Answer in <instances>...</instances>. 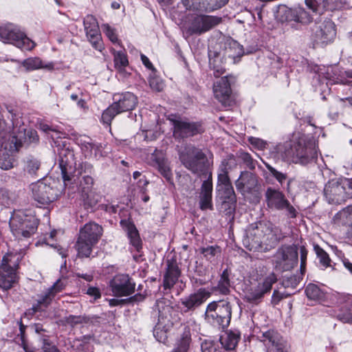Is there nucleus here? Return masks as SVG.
I'll use <instances>...</instances> for the list:
<instances>
[{
  "instance_id": "nucleus-36",
  "label": "nucleus",
  "mask_w": 352,
  "mask_h": 352,
  "mask_svg": "<svg viewBox=\"0 0 352 352\" xmlns=\"http://www.w3.org/2000/svg\"><path fill=\"white\" fill-rule=\"evenodd\" d=\"M209 63L210 67L214 70V76L217 78L219 77L225 73V69L221 65V57L219 54L214 53L212 57V53L211 51L209 52Z\"/></svg>"
},
{
  "instance_id": "nucleus-29",
  "label": "nucleus",
  "mask_w": 352,
  "mask_h": 352,
  "mask_svg": "<svg viewBox=\"0 0 352 352\" xmlns=\"http://www.w3.org/2000/svg\"><path fill=\"white\" fill-rule=\"evenodd\" d=\"M220 199L222 200V206L228 205L229 208L234 206L236 203V195L232 184L217 188Z\"/></svg>"
},
{
  "instance_id": "nucleus-40",
  "label": "nucleus",
  "mask_w": 352,
  "mask_h": 352,
  "mask_svg": "<svg viewBox=\"0 0 352 352\" xmlns=\"http://www.w3.org/2000/svg\"><path fill=\"white\" fill-rule=\"evenodd\" d=\"M200 252L208 261L213 262L215 261L216 257L220 255L221 249L219 246L212 245L201 248Z\"/></svg>"
},
{
  "instance_id": "nucleus-41",
  "label": "nucleus",
  "mask_w": 352,
  "mask_h": 352,
  "mask_svg": "<svg viewBox=\"0 0 352 352\" xmlns=\"http://www.w3.org/2000/svg\"><path fill=\"white\" fill-rule=\"evenodd\" d=\"M241 48L236 41H229L226 44L225 55L228 57L234 58L235 56L241 54Z\"/></svg>"
},
{
  "instance_id": "nucleus-56",
  "label": "nucleus",
  "mask_w": 352,
  "mask_h": 352,
  "mask_svg": "<svg viewBox=\"0 0 352 352\" xmlns=\"http://www.w3.org/2000/svg\"><path fill=\"white\" fill-rule=\"evenodd\" d=\"M151 88L155 91H161L164 89L163 81L157 77H151L149 79Z\"/></svg>"
},
{
  "instance_id": "nucleus-16",
  "label": "nucleus",
  "mask_w": 352,
  "mask_h": 352,
  "mask_svg": "<svg viewBox=\"0 0 352 352\" xmlns=\"http://www.w3.org/2000/svg\"><path fill=\"white\" fill-rule=\"evenodd\" d=\"M171 122L174 127L173 135L176 139L187 138L204 131L199 122H188L182 119H172Z\"/></svg>"
},
{
  "instance_id": "nucleus-15",
  "label": "nucleus",
  "mask_w": 352,
  "mask_h": 352,
  "mask_svg": "<svg viewBox=\"0 0 352 352\" xmlns=\"http://www.w3.org/2000/svg\"><path fill=\"white\" fill-rule=\"evenodd\" d=\"M110 287L114 296H129L134 293L135 283L127 274H118L110 281Z\"/></svg>"
},
{
  "instance_id": "nucleus-27",
  "label": "nucleus",
  "mask_w": 352,
  "mask_h": 352,
  "mask_svg": "<svg viewBox=\"0 0 352 352\" xmlns=\"http://www.w3.org/2000/svg\"><path fill=\"white\" fill-rule=\"evenodd\" d=\"M180 274L181 272L177 263L168 260L166 271L164 275V289H171L177 283Z\"/></svg>"
},
{
  "instance_id": "nucleus-11",
  "label": "nucleus",
  "mask_w": 352,
  "mask_h": 352,
  "mask_svg": "<svg viewBox=\"0 0 352 352\" xmlns=\"http://www.w3.org/2000/svg\"><path fill=\"white\" fill-rule=\"evenodd\" d=\"M277 280L276 274L274 272H270L264 276L257 285H252L244 292L245 299L251 303H259L264 296L272 290V285Z\"/></svg>"
},
{
  "instance_id": "nucleus-46",
  "label": "nucleus",
  "mask_w": 352,
  "mask_h": 352,
  "mask_svg": "<svg viewBox=\"0 0 352 352\" xmlns=\"http://www.w3.org/2000/svg\"><path fill=\"white\" fill-rule=\"evenodd\" d=\"M314 250L318 257L319 258L320 263L324 267H327L329 265L331 261L328 254L318 245L314 246Z\"/></svg>"
},
{
  "instance_id": "nucleus-57",
  "label": "nucleus",
  "mask_w": 352,
  "mask_h": 352,
  "mask_svg": "<svg viewBox=\"0 0 352 352\" xmlns=\"http://www.w3.org/2000/svg\"><path fill=\"white\" fill-rule=\"evenodd\" d=\"M43 342L42 349L43 352H60L48 338L43 337L41 339Z\"/></svg>"
},
{
  "instance_id": "nucleus-63",
  "label": "nucleus",
  "mask_w": 352,
  "mask_h": 352,
  "mask_svg": "<svg viewBox=\"0 0 352 352\" xmlns=\"http://www.w3.org/2000/svg\"><path fill=\"white\" fill-rule=\"evenodd\" d=\"M338 318L342 322L352 323V309L348 313L339 314Z\"/></svg>"
},
{
  "instance_id": "nucleus-44",
  "label": "nucleus",
  "mask_w": 352,
  "mask_h": 352,
  "mask_svg": "<svg viewBox=\"0 0 352 352\" xmlns=\"http://www.w3.org/2000/svg\"><path fill=\"white\" fill-rule=\"evenodd\" d=\"M236 157L245 164L247 168L251 170L255 168L256 161L253 160L250 154L248 153L239 151L236 153Z\"/></svg>"
},
{
  "instance_id": "nucleus-55",
  "label": "nucleus",
  "mask_w": 352,
  "mask_h": 352,
  "mask_svg": "<svg viewBox=\"0 0 352 352\" xmlns=\"http://www.w3.org/2000/svg\"><path fill=\"white\" fill-rule=\"evenodd\" d=\"M266 167L273 177H274L280 184H282L287 179V175L285 174L278 171L272 166L266 164Z\"/></svg>"
},
{
  "instance_id": "nucleus-9",
  "label": "nucleus",
  "mask_w": 352,
  "mask_h": 352,
  "mask_svg": "<svg viewBox=\"0 0 352 352\" xmlns=\"http://www.w3.org/2000/svg\"><path fill=\"white\" fill-rule=\"evenodd\" d=\"M324 192L329 203L340 204L351 197L352 186L346 179L331 180L326 184Z\"/></svg>"
},
{
  "instance_id": "nucleus-28",
  "label": "nucleus",
  "mask_w": 352,
  "mask_h": 352,
  "mask_svg": "<svg viewBox=\"0 0 352 352\" xmlns=\"http://www.w3.org/2000/svg\"><path fill=\"white\" fill-rule=\"evenodd\" d=\"M152 165L168 180L172 177L171 170L167 160L161 153L155 152L151 156Z\"/></svg>"
},
{
  "instance_id": "nucleus-60",
  "label": "nucleus",
  "mask_w": 352,
  "mask_h": 352,
  "mask_svg": "<svg viewBox=\"0 0 352 352\" xmlns=\"http://www.w3.org/2000/svg\"><path fill=\"white\" fill-rule=\"evenodd\" d=\"M249 142L252 145L261 150L265 148L267 145L266 142L258 138L250 137Z\"/></svg>"
},
{
  "instance_id": "nucleus-49",
  "label": "nucleus",
  "mask_w": 352,
  "mask_h": 352,
  "mask_svg": "<svg viewBox=\"0 0 352 352\" xmlns=\"http://www.w3.org/2000/svg\"><path fill=\"white\" fill-rule=\"evenodd\" d=\"M102 31L104 32L106 36L113 43L120 44L117 34L115 30L112 28L109 24L105 23L102 25Z\"/></svg>"
},
{
  "instance_id": "nucleus-62",
  "label": "nucleus",
  "mask_w": 352,
  "mask_h": 352,
  "mask_svg": "<svg viewBox=\"0 0 352 352\" xmlns=\"http://www.w3.org/2000/svg\"><path fill=\"white\" fill-rule=\"evenodd\" d=\"M153 336L159 342H168L167 331H153Z\"/></svg>"
},
{
  "instance_id": "nucleus-33",
  "label": "nucleus",
  "mask_w": 352,
  "mask_h": 352,
  "mask_svg": "<svg viewBox=\"0 0 352 352\" xmlns=\"http://www.w3.org/2000/svg\"><path fill=\"white\" fill-rule=\"evenodd\" d=\"M22 65L28 70L44 69L48 71H52L54 68V65L53 63H43L38 57L27 58L23 61Z\"/></svg>"
},
{
  "instance_id": "nucleus-51",
  "label": "nucleus",
  "mask_w": 352,
  "mask_h": 352,
  "mask_svg": "<svg viewBox=\"0 0 352 352\" xmlns=\"http://www.w3.org/2000/svg\"><path fill=\"white\" fill-rule=\"evenodd\" d=\"M87 140H83L81 142L82 149L85 152H89L90 155L92 154L93 151H95V155H96V152L99 150V146L93 143L89 138H87Z\"/></svg>"
},
{
  "instance_id": "nucleus-50",
  "label": "nucleus",
  "mask_w": 352,
  "mask_h": 352,
  "mask_svg": "<svg viewBox=\"0 0 352 352\" xmlns=\"http://www.w3.org/2000/svg\"><path fill=\"white\" fill-rule=\"evenodd\" d=\"M13 202V199L9 191L5 188L0 189V204L4 206H9Z\"/></svg>"
},
{
  "instance_id": "nucleus-3",
  "label": "nucleus",
  "mask_w": 352,
  "mask_h": 352,
  "mask_svg": "<svg viewBox=\"0 0 352 352\" xmlns=\"http://www.w3.org/2000/svg\"><path fill=\"white\" fill-rule=\"evenodd\" d=\"M38 220L30 210H14L10 219V227L16 237H30L35 233Z\"/></svg>"
},
{
  "instance_id": "nucleus-8",
  "label": "nucleus",
  "mask_w": 352,
  "mask_h": 352,
  "mask_svg": "<svg viewBox=\"0 0 352 352\" xmlns=\"http://www.w3.org/2000/svg\"><path fill=\"white\" fill-rule=\"evenodd\" d=\"M222 21L221 17L206 14H191L186 23V29L190 35H201Z\"/></svg>"
},
{
  "instance_id": "nucleus-37",
  "label": "nucleus",
  "mask_w": 352,
  "mask_h": 352,
  "mask_svg": "<svg viewBox=\"0 0 352 352\" xmlns=\"http://www.w3.org/2000/svg\"><path fill=\"white\" fill-rule=\"evenodd\" d=\"M305 293L308 298L322 302L325 298V294L315 284H309Z\"/></svg>"
},
{
  "instance_id": "nucleus-58",
  "label": "nucleus",
  "mask_w": 352,
  "mask_h": 352,
  "mask_svg": "<svg viewBox=\"0 0 352 352\" xmlns=\"http://www.w3.org/2000/svg\"><path fill=\"white\" fill-rule=\"evenodd\" d=\"M40 167V162L35 159H30L27 161L26 170L30 174H34Z\"/></svg>"
},
{
  "instance_id": "nucleus-54",
  "label": "nucleus",
  "mask_w": 352,
  "mask_h": 352,
  "mask_svg": "<svg viewBox=\"0 0 352 352\" xmlns=\"http://www.w3.org/2000/svg\"><path fill=\"white\" fill-rule=\"evenodd\" d=\"M83 24L85 31L99 27L97 19L93 15H87L84 19Z\"/></svg>"
},
{
  "instance_id": "nucleus-19",
  "label": "nucleus",
  "mask_w": 352,
  "mask_h": 352,
  "mask_svg": "<svg viewBox=\"0 0 352 352\" xmlns=\"http://www.w3.org/2000/svg\"><path fill=\"white\" fill-rule=\"evenodd\" d=\"M67 280L66 278L58 279L54 285L48 289L47 292L40 299L38 300L37 304L34 305L32 309L25 313V317L33 315L38 311L41 305L47 307L50 305L56 294L62 292L66 287Z\"/></svg>"
},
{
  "instance_id": "nucleus-10",
  "label": "nucleus",
  "mask_w": 352,
  "mask_h": 352,
  "mask_svg": "<svg viewBox=\"0 0 352 352\" xmlns=\"http://www.w3.org/2000/svg\"><path fill=\"white\" fill-rule=\"evenodd\" d=\"M0 38L3 43L12 44L23 50H31L35 46L34 41L12 24L0 27Z\"/></svg>"
},
{
  "instance_id": "nucleus-24",
  "label": "nucleus",
  "mask_w": 352,
  "mask_h": 352,
  "mask_svg": "<svg viewBox=\"0 0 352 352\" xmlns=\"http://www.w3.org/2000/svg\"><path fill=\"white\" fill-rule=\"evenodd\" d=\"M262 341L268 347L269 352H289V347L278 336L277 331L263 332Z\"/></svg>"
},
{
  "instance_id": "nucleus-48",
  "label": "nucleus",
  "mask_w": 352,
  "mask_h": 352,
  "mask_svg": "<svg viewBox=\"0 0 352 352\" xmlns=\"http://www.w3.org/2000/svg\"><path fill=\"white\" fill-rule=\"evenodd\" d=\"M228 172L218 168L217 188L232 184Z\"/></svg>"
},
{
  "instance_id": "nucleus-35",
  "label": "nucleus",
  "mask_w": 352,
  "mask_h": 352,
  "mask_svg": "<svg viewBox=\"0 0 352 352\" xmlns=\"http://www.w3.org/2000/svg\"><path fill=\"white\" fill-rule=\"evenodd\" d=\"M85 32L87 37L92 46L96 50L101 52L104 49V47L102 41L101 34L100 33L99 27L94 28Z\"/></svg>"
},
{
  "instance_id": "nucleus-4",
  "label": "nucleus",
  "mask_w": 352,
  "mask_h": 352,
  "mask_svg": "<svg viewBox=\"0 0 352 352\" xmlns=\"http://www.w3.org/2000/svg\"><path fill=\"white\" fill-rule=\"evenodd\" d=\"M179 160L183 166L192 174L200 176L208 168V158L204 151L193 145H186L179 153Z\"/></svg>"
},
{
  "instance_id": "nucleus-30",
  "label": "nucleus",
  "mask_w": 352,
  "mask_h": 352,
  "mask_svg": "<svg viewBox=\"0 0 352 352\" xmlns=\"http://www.w3.org/2000/svg\"><path fill=\"white\" fill-rule=\"evenodd\" d=\"M114 103L118 105L117 107L122 113L133 110L138 103V99L133 94L126 92L122 94L118 101L114 102Z\"/></svg>"
},
{
  "instance_id": "nucleus-31",
  "label": "nucleus",
  "mask_w": 352,
  "mask_h": 352,
  "mask_svg": "<svg viewBox=\"0 0 352 352\" xmlns=\"http://www.w3.org/2000/svg\"><path fill=\"white\" fill-rule=\"evenodd\" d=\"M221 334L219 341L221 344L226 351H232L236 346L240 340L239 331H223Z\"/></svg>"
},
{
  "instance_id": "nucleus-42",
  "label": "nucleus",
  "mask_w": 352,
  "mask_h": 352,
  "mask_svg": "<svg viewBox=\"0 0 352 352\" xmlns=\"http://www.w3.org/2000/svg\"><path fill=\"white\" fill-rule=\"evenodd\" d=\"M237 157H235L233 155H228L225 159H223L221 164L219 166V168L226 170L229 173L230 170H233L237 167L238 162L236 160Z\"/></svg>"
},
{
  "instance_id": "nucleus-25",
  "label": "nucleus",
  "mask_w": 352,
  "mask_h": 352,
  "mask_svg": "<svg viewBox=\"0 0 352 352\" xmlns=\"http://www.w3.org/2000/svg\"><path fill=\"white\" fill-rule=\"evenodd\" d=\"M212 174L210 175V179L205 180L201 185L199 194V207L202 210L212 209Z\"/></svg>"
},
{
  "instance_id": "nucleus-39",
  "label": "nucleus",
  "mask_w": 352,
  "mask_h": 352,
  "mask_svg": "<svg viewBox=\"0 0 352 352\" xmlns=\"http://www.w3.org/2000/svg\"><path fill=\"white\" fill-rule=\"evenodd\" d=\"M111 52L113 55L115 67L116 69L121 71L129 64L127 56L126 54L122 51H116L115 50H111Z\"/></svg>"
},
{
  "instance_id": "nucleus-32",
  "label": "nucleus",
  "mask_w": 352,
  "mask_h": 352,
  "mask_svg": "<svg viewBox=\"0 0 352 352\" xmlns=\"http://www.w3.org/2000/svg\"><path fill=\"white\" fill-rule=\"evenodd\" d=\"M288 14L290 20L303 25L309 24L313 20L311 14L302 7L289 10Z\"/></svg>"
},
{
  "instance_id": "nucleus-13",
  "label": "nucleus",
  "mask_w": 352,
  "mask_h": 352,
  "mask_svg": "<svg viewBox=\"0 0 352 352\" xmlns=\"http://www.w3.org/2000/svg\"><path fill=\"white\" fill-rule=\"evenodd\" d=\"M316 141L312 138H300L295 146V162L307 164L317 157Z\"/></svg>"
},
{
  "instance_id": "nucleus-61",
  "label": "nucleus",
  "mask_w": 352,
  "mask_h": 352,
  "mask_svg": "<svg viewBox=\"0 0 352 352\" xmlns=\"http://www.w3.org/2000/svg\"><path fill=\"white\" fill-rule=\"evenodd\" d=\"M285 297V296L283 294H282V293L279 292L278 290L275 289V290H274L272 296L271 303L273 305V306H276Z\"/></svg>"
},
{
  "instance_id": "nucleus-53",
  "label": "nucleus",
  "mask_w": 352,
  "mask_h": 352,
  "mask_svg": "<svg viewBox=\"0 0 352 352\" xmlns=\"http://www.w3.org/2000/svg\"><path fill=\"white\" fill-rule=\"evenodd\" d=\"M84 322L85 320L80 316H70L67 319V323L71 328H82V324Z\"/></svg>"
},
{
  "instance_id": "nucleus-6",
  "label": "nucleus",
  "mask_w": 352,
  "mask_h": 352,
  "mask_svg": "<svg viewBox=\"0 0 352 352\" xmlns=\"http://www.w3.org/2000/svg\"><path fill=\"white\" fill-rule=\"evenodd\" d=\"M265 201L267 208L271 211L282 212L288 218H295L298 212L290 204L285 194L272 187H268L265 192Z\"/></svg>"
},
{
  "instance_id": "nucleus-64",
  "label": "nucleus",
  "mask_w": 352,
  "mask_h": 352,
  "mask_svg": "<svg viewBox=\"0 0 352 352\" xmlns=\"http://www.w3.org/2000/svg\"><path fill=\"white\" fill-rule=\"evenodd\" d=\"M87 294L91 296H93L94 299H98L101 297V294L98 288L94 287H90L87 291Z\"/></svg>"
},
{
  "instance_id": "nucleus-2",
  "label": "nucleus",
  "mask_w": 352,
  "mask_h": 352,
  "mask_svg": "<svg viewBox=\"0 0 352 352\" xmlns=\"http://www.w3.org/2000/svg\"><path fill=\"white\" fill-rule=\"evenodd\" d=\"M103 234V228L95 222H88L82 227L75 244L78 256L80 258L89 257L93 248L98 243Z\"/></svg>"
},
{
  "instance_id": "nucleus-20",
  "label": "nucleus",
  "mask_w": 352,
  "mask_h": 352,
  "mask_svg": "<svg viewBox=\"0 0 352 352\" xmlns=\"http://www.w3.org/2000/svg\"><path fill=\"white\" fill-rule=\"evenodd\" d=\"M210 296V292L205 289H199L197 292L180 299L181 311L187 313L194 311L202 305Z\"/></svg>"
},
{
  "instance_id": "nucleus-52",
  "label": "nucleus",
  "mask_w": 352,
  "mask_h": 352,
  "mask_svg": "<svg viewBox=\"0 0 352 352\" xmlns=\"http://www.w3.org/2000/svg\"><path fill=\"white\" fill-rule=\"evenodd\" d=\"M18 336L21 341L20 345L23 347L25 352H34L35 348L30 344L25 338V331H20Z\"/></svg>"
},
{
  "instance_id": "nucleus-5",
  "label": "nucleus",
  "mask_w": 352,
  "mask_h": 352,
  "mask_svg": "<svg viewBox=\"0 0 352 352\" xmlns=\"http://www.w3.org/2000/svg\"><path fill=\"white\" fill-rule=\"evenodd\" d=\"M232 316L230 303L226 300L212 302L207 306L205 319L214 327L225 329L228 327Z\"/></svg>"
},
{
  "instance_id": "nucleus-18",
  "label": "nucleus",
  "mask_w": 352,
  "mask_h": 352,
  "mask_svg": "<svg viewBox=\"0 0 352 352\" xmlns=\"http://www.w3.org/2000/svg\"><path fill=\"white\" fill-rule=\"evenodd\" d=\"M336 34L334 23L331 20H324L317 23L313 34L316 43L327 45L333 41Z\"/></svg>"
},
{
  "instance_id": "nucleus-22",
  "label": "nucleus",
  "mask_w": 352,
  "mask_h": 352,
  "mask_svg": "<svg viewBox=\"0 0 352 352\" xmlns=\"http://www.w3.org/2000/svg\"><path fill=\"white\" fill-rule=\"evenodd\" d=\"M214 96L224 107H230L232 103V89L228 76H224L217 81L213 86Z\"/></svg>"
},
{
  "instance_id": "nucleus-38",
  "label": "nucleus",
  "mask_w": 352,
  "mask_h": 352,
  "mask_svg": "<svg viewBox=\"0 0 352 352\" xmlns=\"http://www.w3.org/2000/svg\"><path fill=\"white\" fill-rule=\"evenodd\" d=\"M117 107L118 105L113 102L103 111L101 117L103 123L110 125L115 116L121 113L120 110Z\"/></svg>"
},
{
  "instance_id": "nucleus-14",
  "label": "nucleus",
  "mask_w": 352,
  "mask_h": 352,
  "mask_svg": "<svg viewBox=\"0 0 352 352\" xmlns=\"http://www.w3.org/2000/svg\"><path fill=\"white\" fill-rule=\"evenodd\" d=\"M21 140L14 135H11L10 126H7L5 121L0 120V152L2 149L10 152L16 151L21 146ZM0 167L4 170H8L12 167V163H0Z\"/></svg>"
},
{
  "instance_id": "nucleus-45",
  "label": "nucleus",
  "mask_w": 352,
  "mask_h": 352,
  "mask_svg": "<svg viewBox=\"0 0 352 352\" xmlns=\"http://www.w3.org/2000/svg\"><path fill=\"white\" fill-rule=\"evenodd\" d=\"M94 184V179L90 175H85L82 177V180L80 184V188L82 189V192L84 194L83 196L88 195V192L92 188Z\"/></svg>"
},
{
  "instance_id": "nucleus-1",
  "label": "nucleus",
  "mask_w": 352,
  "mask_h": 352,
  "mask_svg": "<svg viewBox=\"0 0 352 352\" xmlns=\"http://www.w3.org/2000/svg\"><path fill=\"white\" fill-rule=\"evenodd\" d=\"M276 240V233L270 221H259L250 224L246 230L243 242L250 251L259 249L262 244L267 245Z\"/></svg>"
},
{
  "instance_id": "nucleus-59",
  "label": "nucleus",
  "mask_w": 352,
  "mask_h": 352,
  "mask_svg": "<svg viewBox=\"0 0 352 352\" xmlns=\"http://www.w3.org/2000/svg\"><path fill=\"white\" fill-rule=\"evenodd\" d=\"M77 170L78 171V175H81L82 173L91 174L94 171V168L91 164L87 162H82L78 164Z\"/></svg>"
},
{
  "instance_id": "nucleus-26",
  "label": "nucleus",
  "mask_w": 352,
  "mask_h": 352,
  "mask_svg": "<svg viewBox=\"0 0 352 352\" xmlns=\"http://www.w3.org/2000/svg\"><path fill=\"white\" fill-rule=\"evenodd\" d=\"M59 164L61 168V173L65 184L67 185L66 182L72 180V178L69 175V170L73 168L74 165H76L73 151L67 150L60 153Z\"/></svg>"
},
{
  "instance_id": "nucleus-47",
  "label": "nucleus",
  "mask_w": 352,
  "mask_h": 352,
  "mask_svg": "<svg viewBox=\"0 0 352 352\" xmlns=\"http://www.w3.org/2000/svg\"><path fill=\"white\" fill-rule=\"evenodd\" d=\"M201 347V352H223L219 344L212 340H205Z\"/></svg>"
},
{
  "instance_id": "nucleus-12",
  "label": "nucleus",
  "mask_w": 352,
  "mask_h": 352,
  "mask_svg": "<svg viewBox=\"0 0 352 352\" xmlns=\"http://www.w3.org/2000/svg\"><path fill=\"white\" fill-rule=\"evenodd\" d=\"M274 267L280 272L289 271L298 263V249L294 245L280 248L274 256Z\"/></svg>"
},
{
  "instance_id": "nucleus-34",
  "label": "nucleus",
  "mask_w": 352,
  "mask_h": 352,
  "mask_svg": "<svg viewBox=\"0 0 352 352\" xmlns=\"http://www.w3.org/2000/svg\"><path fill=\"white\" fill-rule=\"evenodd\" d=\"M126 231L127 236L130 240L131 244L137 250H139L142 247V242L140 237L138 230L135 226L131 222H125Z\"/></svg>"
},
{
  "instance_id": "nucleus-23",
  "label": "nucleus",
  "mask_w": 352,
  "mask_h": 352,
  "mask_svg": "<svg viewBox=\"0 0 352 352\" xmlns=\"http://www.w3.org/2000/svg\"><path fill=\"white\" fill-rule=\"evenodd\" d=\"M236 190L242 195L251 194L258 186V178L255 174L249 171H242L235 182Z\"/></svg>"
},
{
  "instance_id": "nucleus-7",
  "label": "nucleus",
  "mask_w": 352,
  "mask_h": 352,
  "mask_svg": "<svg viewBox=\"0 0 352 352\" xmlns=\"http://www.w3.org/2000/svg\"><path fill=\"white\" fill-rule=\"evenodd\" d=\"M19 256L12 253L6 254L0 265V287L8 290L16 282V270L19 266Z\"/></svg>"
},
{
  "instance_id": "nucleus-21",
  "label": "nucleus",
  "mask_w": 352,
  "mask_h": 352,
  "mask_svg": "<svg viewBox=\"0 0 352 352\" xmlns=\"http://www.w3.org/2000/svg\"><path fill=\"white\" fill-rule=\"evenodd\" d=\"M228 0H182L187 10L212 12L221 8Z\"/></svg>"
},
{
  "instance_id": "nucleus-43",
  "label": "nucleus",
  "mask_w": 352,
  "mask_h": 352,
  "mask_svg": "<svg viewBox=\"0 0 352 352\" xmlns=\"http://www.w3.org/2000/svg\"><path fill=\"white\" fill-rule=\"evenodd\" d=\"M230 279L227 270H225L220 278L217 289L222 294H228L230 292Z\"/></svg>"
},
{
  "instance_id": "nucleus-17",
  "label": "nucleus",
  "mask_w": 352,
  "mask_h": 352,
  "mask_svg": "<svg viewBox=\"0 0 352 352\" xmlns=\"http://www.w3.org/2000/svg\"><path fill=\"white\" fill-rule=\"evenodd\" d=\"M31 189L34 199L43 205L54 201L58 197V190L43 181L32 184Z\"/></svg>"
}]
</instances>
